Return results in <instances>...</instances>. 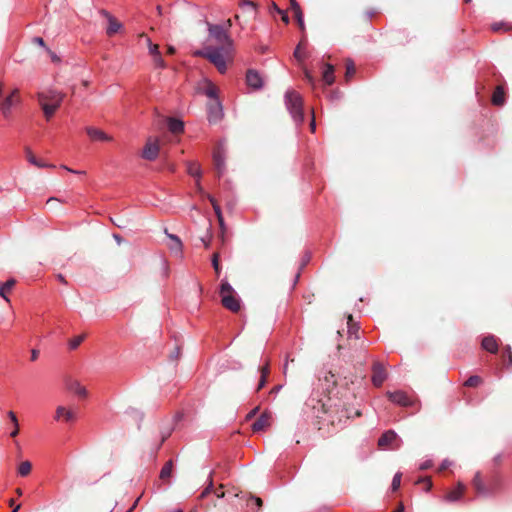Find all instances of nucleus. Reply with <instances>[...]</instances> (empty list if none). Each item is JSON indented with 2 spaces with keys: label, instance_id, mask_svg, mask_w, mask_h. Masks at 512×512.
<instances>
[{
  "label": "nucleus",
  "instance_id": "obj_1",
  "mask_svg": "<svg viewBox=\"0 0 512 512\" xmlns=\"http://www.w3.org/2000/svg\"><path fill=\"white\" fill-rule=\"evenodd\" d=\"M209 37L213 39L220 49L224 52H232L233 40L228 34V30L232 26L231 20H227L224 25L207 23Z\"/></svg>",
  "mask_w": 512,
  "mask_h": 512
},
{
  "label": "nucleus",
  "instance_id": "obj_2",
  "mask_svg": "<svg viewBox=\"0 0 512 512\" xmlns=\"http://www.w3.org/2000/svg\"><path fill=\"white\" fill-rule=\"evenodd\" d=\"M285 106L289 111L296 125L304 121L303 99L301 95L294 90H287L284 95Z\"/></svg>",
  "mask_w": 512,
  "mask_h": 512
},
{
  "label": "nucleus",
  "instance_id": "obj_3",
  "mask_svg": "<svg viewBox=\"0 0 512 512\" xmlns=\"http://www.w3.org/2000/svg\"><path fill=\"white\" fill-rule=\"evenodd\" d=\"M231 52H224V50L215 46H206L201 50H197L195 55L208 59L221 73L224 74L227 70L225 56Z\"/></svg>",
  "mask_w": 512,
  "mask_h": 512
},
{
  "label": "nucleus",
  "instance_id": "obj_4",
  "mask_svg": "<svg viewBox=\"0 0 512 512\" xmlns=\"http://www.w3.org/2000/svg\"><path fill=\"white\" fill-rule=\"evenodd\" d=\"M402 440L394 430L385 431L378 439V446L381 448L399 449Z\"/></svg>",
  "mask_w": 512,
  "mask_h": 512
},
{
  "label": "nucleus",
  "instance_id": "obj_5",
  "mask_svg": "<svg viewBox=\"0 0 512 512\" xmlns=\"http://www.w3.org/2000/svg\"><path fill=\"white\" fill-rule=\"evenodd\" d=\"M208 120L210 123H217L223 118V106L220 99L212 101L207 106Z\"/></svg>",
  "mask_w": 512,
  "mask_h": 512
},
{
  "label": "nucleus",
  "instance_id": "obj_6",
  "mask_svg": "<svg viewBox=\"0 0 512 512\" xmlns=\"http://www.w3.org/2000/svg\"><path fill=\"white\" fill-rule=\"evenodd\" d=\"M39 103L50 102V104L61 105L63 94L56 90H48L38 93Z\"/></svg>",
  "mask_w": 512,
  "mask_h": 512
},
{
  "label": "nucleus",
  "instance_id": "obj_7",
  "mask_svg": "<svg viewBox=\"0 0 512 512\" xmlns=\"http://www.w3.org/2000/svg\"><path fill=\"white\" fill-rule=\"evenodd\" d=\"M372 383L376 387H380L387 378V372L380 362H374L372 366Z\"/></svg>",
  "mask_w": 512,
  "mask_h": 512
},
{
  "label": "nucleus",
  "instance_id": "obj_8",
  "mask_svg": "<svg viewBox=\"0 0 512 512\" xmlns=\"http://www.w3.org/2000/svg\"><path fill=\"white\" fill-rule=\"evenodd\" d=\"M387 396L391 402L403 407H410L413 401L403 391L387 392Z\"/></svg>",
  "mask_w": 512,
  "mask_h": 512
},
{
  "label": "nucleus",
  "instance_id": "obj_9",
  "mask_svg": "<svg viewBox=\"0 0 512 512\" xmlns=\"http://www.w3.org/2000/svg\"><path fill=\"white\" fill-rule=\"evenodd\" d=\"M159 150L158 141L148 140L143 148L142 157L148 161H154L159 155Z\"/></svg>",
  "mask_w": 512,
  "mask_h": 512
},
{
  "label": "nucleus",
  "instance_id": "obj_10",
  "mask_svg": "<svg viewBox=\"0 0 512 512\" xmlns=\"http://www.w3.org/2000/svg\"><path fill=\"white\" fill-rule=\"evenodd\" d=\"M246 84L254 90H259L263 87V79L258 71L249 69L246 73Z\"/></svg>",
  "mask_w": 512,
  "mask_h": 512
},
{
  "label": "nucleus",
  "instance_id": "obj_11",
  "mask_svg": "<svg viewBox=\"0 0 512 512\" xmlns=\"http://www.w3.org/2000/svg\"><path fill=\"white\" fill-rule=\"evenodd\" d=\"M212 471L209 472V475H208V479H207V485L206 487L203 489V491L200 493L199 495V499H204L206 498L208 495L210 494H214L217 498H223L224 497V492L221 491L220 489H215L214 488V483H213V479H212Z\"/></svg>",
  "mask_w": 512,
  "mask_h": 512
},
{
  "label": "nucleus",
  "instance_id": "obj_12",
  "mask_svg": "<svg viewBox=\"0 0 512 512\" xmlns=\"http://www.w3.org/2000/svg\"><path fill=\"white\" fill-rule=\"evenodd\" d=\"M213 162H214V167H215L218 177H221L225 173V170H226L225 155H224L223 151H221L220 149L214 151Z\"/></svg>",
  "mask_w": 512,
  "mask_h": 512
},
{
  "label": "nucleus",
  "instance_id": "obj_13",
  "mask_svg": "<svg viewBox=\"0 0 512 512\" xmlns=\"http://www.w3.org/2000/svg\"><path fill=\"white\" fill-rule=\"evenodd\" d=\"M481 347L492 354H496L499 349L498 338L492 334L483 337Z\"/></svg>",
  "mask_w": 512,
  "mask_h": 512
},
{
  "label": "nucleus",
  "instance_id": "obj_14",
  "mask_svg": "<svg viewBox=\"0 0 512 512\" xmlns=\"http://www.w3.org/2000/svg\"><path fill=\"white\" fill-rule=\"evenodd\" d=\"M101 14L104 15L108 20V26L106 28L107 35L112 36L117 33L122 27V24L106 10H101Z\"/></svg>",
  "mask_w": 512,
  "mask_h": 512
},
{
  "label": "nucleus",
  "instance_id": "obj_15",
  "mask_svg": "<svg viewBox=\"0 0 512 512\" xmlns=\"http://www.w3.org/2000/svg\"><path fill=\"white\" fill-rule=\"evenodd\" d=\"M221 301L223 306L232 312H238L240 310V299L236 297L234 293L224 295Z\"/></svg>",
  "mask_w": 512,
  "mask_h": 512
},
{
  "label": "nucleus",
  "instance_id": "obj_16",
  "mask_svg": "<svg viewBox=\"0 0 512 512\" xmlns=\"http://www.w3.org/2000/svg\"><path fill=\"white\" fill-rule=\"evenodd\" d=\"M86 133L93 141H109L111 139L105 132L95 127H87Z\"/></svg>",
  "mask_w": 512,
  "mask_h": 512
},
{
  "label": "nucleus",
  "instance_id": "obj_17",
  "mask_svg": "<svg viewBox=\"0 0 512 512\" xmlns=\"http://www.w3.org/2000/svg\"><path fill=\"white\" fill-rule=\"evenodd\" d=\"M498 484H493L491 487H487L483 482L478 483L474 488L476 489L477 493L480 496L483 497H491L495 494L497 490Z\"/></svg>",
  "mask_w": 512,
  "mask_h": 512
},
{
  "label": "nucleus",
  "instance_id": "obj_18",
  "mask_svg": "<svg viewBox=\"0 0 512 512\" xmlns=\"http://www.w3.org/2000/svg\"><path fill=\"white\" fill-rule=\"evenodd\" d=\"M498 484H493L491 487H487L483 482L478 483L474 488L476 489L477 493L480 496L483 497H491L495 494L497 490Z\"/></svg>",
  "mask_w": 512,
  "mask_h": 512
},
{
  "label": "nucleus",
  "instance_id": "obj_19",
  "mask_svg": "<svg viewBox=\"0 0 512 512\" xmlns=\"http://www.w3.org/2000/svg\"><path fill=\"white\" fill-rule=\"evenodd\" d=\"M465 490V485L462 482H458L457 488L446 494L445 500L448 502H456L461 499L462 494Z\"/></svg>",
  "mask_w": 512,
  "mask_h": 512
},
{
  "label": "nucleus",
  "instance_id": "obj_20",
  "mask_svg": "<svg viewBox=\"0 0 512 512\" xmlns=\"http://www.w3.org/2000/svg\"><path fill=\"white\" fill-rule=\"evenodd\" d=\"M165 234L171 240L170 250L174 252L176 255L182 254V242L180 238L175 234L168 233L167 229H165Z\"/></svg>",
  "mask_w": 512,
  "mask_h": 512
},
{
  "label": "nucleus",
  "instance_id": "obj_21",
  "mask_svg": "<svg viewBox=\"0 0 512 512\" xmlns=\"http://www.w3.org/2000/svg\"><path fill=\"white\" fill-rule=\"evenodd\" d=\"M334 71H335V69L332 64L327 63L324 65V69L322 72V78H323L324 83L328 86L332 85L335 81Z\"/></svg>",
  "mask_w": 512,
  "mask_h": 512
},
{
  "label": "nucleus",
  "instance_id": "obj_22",
  "mask_svg": "<svg viewBox=\"0 0 512 512\" xmlns=\"http://www.w3.org/2000/svg\"><path fill=\"white\" fill-rule=\"evenodd\" d=\"M167 125L169 131L174 134H179L184 130V122L174 117L168 118Z\"/></svg>",
  "mask_w": 512,
  "mask_h": 512
},
{
  "label": "nucleus",
  "instance_id": "obj_23",
  "mask_svg": "<svg viewBox=\"0 0 512 512\" xmlns=\"http://www.w3.org/2000/svg\"><path fill=\"white\" fill-rule=\"evenodd\" d=\"M307 405L312 406L313 409H316L314 414L317 418H320L322 413L325 414L328 412L326 410L325 404L321 400L316 401L314 398H310L307 402Z\"/></svg>",
  "mask_w": 512,
  "mask_h": 512
},
{
  "label": "nucleus",
  "instance_id": "obj_24",
  "mask_svg": "<svg viewBox=\"0 0 512 512\" xmlns=\"http://www.w3.org/2000/svg\"><path fill=\"white\" fill-rule=\"evenodd\" d=\"M269 425V415L267 413H263L260 415L258 419L252 424V430L254 432L262 431Z\"/></svg>",
  "mask_w": 512,
  "mask_h": 512
},
{
  "label": "nucleus",
  "instance_id": "obj_25",
  "mask_svg": "<svg viewBox=\"0 0 512 512\" xmlns=\"http://www.w3.org/2000/svg\"><path fill=\"white\" fill-rule=\"evenodd\" d=\"M62 417L67 422L73 421L75 419V413L73 411H71V410H67L63 406H58L57 409H56L55 419L56 420H60V418H62Z\"/></svg>",
  "mask_w": 512,
  "mask_h": 512
},
{
  "label": "nucleus",
  "instance_id": "obj_26",
  "mask_svg": "<svg viewBox=\"0 0 512 512\" xmlns=\"http://www.w3.org/2000/svg\"><path fill=\"white\" fill-rule=\"evenodd\" d=\"M491 101H492L493 105H496V106H501L505 103V91H504L503 87H501V86L496 87V89L492 95Z\"/></svg>",
  "mask_w": 512,
  "mask_h": 512
},
{
  "label": "nucleus",
  "instance_id": "obj_27",
  "mask_svg": "<svg viewBox=\"0 0 512 512\" xmlns=\"http://www.w3.org/2000/svg\"><path fill=\"white\" fill-rule=\"evenodd\" d=\"M259 372H260V379H259V383L257 385L256 391L261 390L266 384L267 377L269 374V365L267 362L263 366L259 367Z\"/></svg>",
  "mask_w": 512,
  "mask_h": 512
},
{
  "label": "nucleus",
  "instance_id": "obj_28",
  "mask_svg": "<svg viewBox=\"0 0 512 512\" xmlns=\"http://www.w3.org/2000/svg\"><path fill=\"white\" fill-rule=\"evenodd\" d=\"M39 104L47 119H50L54 115L55 111L60 107L59 105L50 104V102H43Z\"/></svg>",
  "mask_w": 512,
  "mask_h": 512
},
{
  "label": "nucleus",
  "instance_id": "obj_29",
  "mask_svg": "<svg viewBox=\"0 0 512 512\" xmlns=\"http://www.w3.org/2000/svg\"><path fill=\"white\" fill-rule=\"evenodd\" d=\"M25 152H26V157H27V160L30 164L34 165V166H37L39 168H43V167H48L47 164L43 163L42 161L38 160L34 155L33 153L31 152V150L27 147L25 149Z\"/></svg>",
  "mask_w": 512,
  "mask_h": 512
},
{
  "label": "nucleus",
  "instance_id": "obj_30",
  "mask_svg": "<svg viewBox=\"0 0 512 512\" xmlns=\"http://www.w3.org/2000/svg\"><path fill=\"white\" fill-rule=\"evenodd\" d=\"M347 325H348V335H349V337L354 336L355 338H358V334L357 333L359 331V326H358L357 323L353 322L352 315H348Z\"/></svg>",
  "mask_w": 512,
  "mask_h": 512
},
{
  "label": "nucleus",
  "instance_id": "obj_31",
  "mask_svg": "<svg viewBox=\"0 0 512 512\" xmlns=\"http://www.w3.org/2000/svg\"><path fill=\"white\" fill-rule=\"evenodd\" d=\"M172 469H173V461L169 460L162 467V469L160 471V478L163 480L169 478L171 476Z\"/></svg>",
  "mask_w": 512,
  "mask_h": 512
},
{
  "label": "nucleus",
  "instance_id": "obj_32",
  "mask_svg": "<svg viewBox=\"0 0 512 512\" xmlns=\"http://www.w3.org/2000/svg\"><path fill=\"white\" fill-rule=\"evenodd\" d=\"M204 94L212 101L219 99L217 89L212 83H209L208 86L204 89Z\"/></svg>",
  "mask_w": 512,
  "mask_h": 512
},
{
  "label": "nucleus",
  "instance_id": "obj_33",
  "mask_svg": "<svg viewBox=\"0 0 512 512\" xmlns=\"http://www.w3.org/2000/svg\"><path fill=\"white\" fill-rule=\"evenodd\" d=\"M15 284L14 279H9L5 283L0 282V297L4 298L5 300H8L5 291L10 290Z\"/></svg>",
  "mask_w": 512,
  "mask_h": 512
},
{
  "label": "nucleus",
  "instance_id": "obj_34",
  "mask_svg": "<svg viewBox=\"0 0 512 512\" xmlns=\"http://www.w3.org/2000/svg\"><path fill=\"white\" fill-rule=\"evenodd\" d=\"M31 463L29 461H24L19 465L18 473L21 476H27L31 471Z\"/></svg>",
  "mask_w": 512,
  "mask_h": 512
},
{
  "label": "nucleus",
  "instance_id": "obj_35",
  "mask_svg": "<svg viewBox=\"0 0 512 512\" xmlns=\"http://www.w3.org/2000/svg\"><path fill=\"white\" fill-rule=\"evenodd\" d=\"M248 506L250 507L251 510H259L262 506V500L258 497H255V496H252L249 500H248Z\"/></svg>",
  "mask_w": 512,
  "mask_h": 512
},
{
  "label": "nucleus",
  "instance_id": "obj_36",
  "mask_svg": "<svg viewBox=\"0 0 512 512\" xmlns=\"http://www.w3.org/2000/svg\"><path fill=\"white\" fill-rule=\"evenodd\" d=\"M173 429L174 428L171 427V428H168V429L161 430V432H160L161 440H160L156 450H159L160 447L162 446V444L170 437V435L172 434Z\"/></svg>",
  "mask_w": 512,
  "mask_h": 512
},
{
  "label": "nucleus",
  "instance_id": "obj_37",
  "mask_svg": "<svg viewBox=\"0 0 512 512\" xmlns=\"http://www.w3.org/2000/svg\"><path fill=\"white\" fill-rule=\"evenodd\" d=\"M233 293H235L233 287L227 281H223L221 283V288H220L221 297H223L224 295L233 294Z\"/></svg>",
  "mask_w": 512,
  "mask_h": 512
},
{
  "label": "nucleus",
  "instance_id": "obj_38",
  "mask_svg": "<svg viewBox=\"0 0 512 512\" xmlns=\"http://www.w3.org/2000/svg\"><path fill=\"white\" fill-rule=\"evenodd\" d=\"M481 383V378L477 375L470 376L464 383L467 387H475Z\"/></svg>",
  "mask_w": 512,
  "mask_h": 512
},
{
  "label": "nucleus",
  "instance_id": "obj_39",
  "mask_svg": "<svg viewBox=\"0 0 512 512\" xmlns=\"http://www.w3.org/2000/svg\"><path fill=\"white\" fill-rule=\"evenodd\" d=\"M208 198H209V201H210V203H211V205L213 207V210H214V212L216 214V217L217 218H221L223 215H222V211H221V208H220L219 204L216 202L214 197L208 196Z\"/></svg>",
  "mask_w": 512,
  "mask_h": 512
},
{
  "label": "nucleus",
  "instance_id": "obj_40",
  "mask_svg": "<svg viewBox=\"0 0 512 512\" xmlns=\"http://www.w3.org/2000/svg\"><path fill=\"white\" fill-rule=\"evenodd\" d=\"M84 338H85L84 335H79V336L74 337L73 339H71L69 341V348L72 350L76 349L82 343Z\"/></svg>",
  "mask_w": 512,
  "mask_h": 512
},
{
  "label": "nucleus",
  "instance_id": "obj_41",
  "mask_svg": "<svg viewBox=\"0 0 512 512\" xmlns=\"http://www.w3.org/2000/svg\"><path fill=\"white\" fill-rule=\"evenodd\" d=\"M240 6L242 8H248L251 10L252 13H256V10H257V5L256 3H254L253 1H250V0H242L240 2Z\"/></svg>",
  "mask_w": 512,
  "mask_h": 512
},
{
  "label": "nucleus",
  "instance_id": "obj_42",
  "mask_svg": "<svg viewBox=\"0 0 512 512\" xmlns=\"http://www.w3.org/2000/svg\"><path fill=\"white\" fill-rule=\"evenodd\" d=\"M355 73V65L351 59L346 62V77L349 78Z\"/></svg>",
  "mask_w": 512,
  "mask_h": 512
},
{
  "label": "nucleus",
  "instance_id": "obj_43",
  "mask_svg": "<svg viewBox=\"0 0 512 512\" xmlns=\"http://www.w3.org/2000/svg\"><path fill=\"white\" fill-rule=\"evenodd\" d=\"M401 483V474L396 473L392 479L391 488L393 491L397 490L400 487Z\"/></svg>",
  "mask_w": 512,
  "mask_h": 512
},
{
  "label": "nucleus",
  "instance_id": "obj_44",
  "mask_svg": "<svg viewBox=\"0 0 512 512\" xmlns=\"http://www.w3.org/2000/svg\"><path fill=\"white\" fill-rule=\"evenodd\" d=\"M310 260H311V253L305 252L304 255L302 256L299 270H302L309 263Z\"/></svg>",
  "mask_w": 512,
  "mask_h": 512
},
{
  "label": "nucleus",
  "instance_id": "obj_45",
  "mask_svg": "<svg viewBox=\"0 0 512 512\" xmlns=\"http://www.w3.org/2000/svg\"><path fill=\"white\" fill-rule=\"evenodd\" d=\"M74 391L77 395L81 397H85L87 395V390L85 387L81 386L79 383H75Z\"/></svg>",
  "mask_w": 512,
  "mask_h": 512
},
{
  "label": "nucleus",
  "instance_id": "obj_46",
  "mask_svg": "<svg viewBox=\"0 0 512 512\" xmlns=\"http://www.w3.org/2000/svg\"><path fill=\"white\" fill-rule=\"evenodd\" d=\"M212 266L214 270L219 273L220 272V263H219V253H214L212 256Z\"/></svg>",
  "mask_w": 512,
  "mask_h": 512
},
{
  "label": "nucleus",
  "instance_id": "obj_47",
  "mask_svg": "<svg viewBox=\"0 0 512 512\" xmlns=\"http://www.w3.org/2000/svg\"><path fill=\"white\" fill-rule=\"evenodd\" d=\"M154 62H155V65L159 68H164L165 67V62L161 56V54H155V57H154Z\"/></svg>",
  "mask_w": 512,
  "mask_h": 512
},
{
  "label": "nucleus",
  "instance_id": "obj_48",
  "mask_svg": "<svg viewBox=\"0 0 512 512\" xmlns=\"http://www.w3.org/2000/svg\"><path fill=\"white\" fill-rule=\"evenodd\" d=\"M148 48H149V52L150 54L153 56V58L155 57V54H159V48L156 44H153L150 40H148Z\"/></svg>",
  "mask_w": 512,
  "mask_h": 512
},
{
  "label": "nucleus",
  "instance_id": "obj_49",
  "mask_svg": "<svg viewBox=\"0 0 512 512\" xmlns=\"http://www.w3.org/2000/svg\"><path fill=\"white\" fill-rule=\"evenodd\" d=\"M422 482L427 484V488H426L427 491L431 490V488H432V481H431V479L429 477H421V478H419L418 483H422Z\"/></svg>",
  "mask_w": 512,
  "mask_h": 512
},
{
  "label": "nucleus",
  "instance_id": "obj_50",
  "mask_svg": "<svg viewBox=\"0 0 512 512\" xmlns=\"http://www.w3.org/2000/svg\"><path fill=\"white\" fill-rule=\"evenodd\" d=\"M433 465V462L432 460H425L424 462H422L420 465H419V469L420 470H427L429 468H431Z\"/></svg>",
  "mask_w": 512,
  "mask_h": 512
},
{
  "label": "nucleus",
  "instance_id": "obj_51",
  "mask_svg": "<svg viewBox=\"0 0 512 512\" xmlns=\"http://www.w3.org/2000/svg\"><path fill=\"white\" fill-rule=\"evenodd\" d=\"M211 237H212V235H211V233L208 231V238H207V239H206L205 237H202V238H201V242L203 243V245H204V247H205L206 249H209V247H210Z\"/></svg>",
  "mask_w": 512,
  "mask_h": 512
},
{
  "label": "nucleus",
  "instance_id": "obj_52",
  "mask_svg": "<svg viewBox=\"0 0 512 512\" xmlns=\"http://www.w3.org/2000/svg\"><path fill=\"white\" fill-rule=\"evenodd\" d=\"M32 41H33V43H35V44H37L39 46H42L46 50H48V48L45 45V42H44L43 38H41V37H34Z\"/></svg>",
  "mask_w": 512,
  "mask_h": 512
},
{
  "label": "nucleus",
  "instance_id": "obj_53",
  "mask_svg": "<svg viewBox=\"0 0 512 512\" xmlns=\"http://www.w3.org/2000/svg\"><path fill=\"white\" fill-rule=\"evenodd\" d=\"M305 79L309 84L314 85L315 79L309 71H305Z\"/></svg>",
  "mask_w": 512,
  "mask_h": 512
},
{
  "label": "nucleus",
  "instance_id": "obj_54",
  "mask_svg": "<svg viewBox=\"0 0 512 512\" xmlns=\"http://www.w3.org/2000/svg\"><path fill=\"white\" fill-rule=\"evenodd\" d=\"M451 465H452V462L449 461L448 459H445L442 461L439 470L443 471V470L447 469L448 467H450Z\"/></svg>",
  "mask_w": 512,
  "mask_h": 512
},
{
  "label": "nucleus",
  "instance_id": "obj_55",
  "mask_svg": "<svg viewBox=\"0 0 512 512\" xmlns=\"http://www.w3.org/2000/svg\"><path fill=\"white\" fill-rule=\"evenodd\" d=\"M294 56L295 58H297L298 60H302L304 58L303 54L301 53V48H300V44L296 47V49L294 50Z\"/></svg>",
  "mask_w": 512,
  "mask_h": 512
},
{
  "label": "nucleus",
  "instance_id": "obj_56",
  "mask_svg": "<svg viewBox=\"0 0 512 512\" xmlns=\"http://www.w3.org/2000/svg\"><path fill=\"white\" fill-rule=\"evenodd\" d=\"M270 12H276V13H282V9L278 7V5L275 2H272L270 5Z\"/></svg>",
  "mask_w": 512,
  "mask_h": 512
},
{
  "label": "nucleus",
  "instance_id": "obj_57",
  "mask_svg": "<svg viewBox=\"0 0 512 512\" xmlns=\"http://www.w3.org/2000/svg\"><path fill=\"white\" fill-rule=\"evenodd\" d=\"M183 418H184L183 412H177L173 418L175 425H177L178 422H180Z\"/></svg>",
  "mask_w": 512,
  "mask_h": 512
},
{
  "label": "nucleus",
  "instance_id": "obj_58",
  "mask_svg": "<svg viewBox=\"0 0 512 512\" xmlns=\"http://www.w3.org/2000/svg\"><path fill=\"white\" fill-rule=\"evenodd\" d=\"M290 7L293 10V12L301 9L299 3L296 0H290Z\"/></svg>",
  "mask_w": 512,
  "mask_h": 512
},
{
  "label": "nucleus",
  "instance_id": "obj_59",
  "mask_svg": "<svg viewBox=\"0 0 512 512\" xmlns=\"http://www.w3.org/2000/svg\"><path fill=\"white\" fill-rule=\"evenodd\" d=\"M482 478L479 472H477L473 478V486L475 487L478 483H482Z\"/></svg>",
  "mask_w": 512,
  "mask_h": 512
},
{
  "label": "nucleus",
  "instance_id": "obj_60",
  "mask_svg": "<svg viewBox=\"0 0 512 512\" xmlns=\"http://www.w3.org/2000/svg\"><path fill=\"white\" fill-rule=\"evenodd\" d=\"M8 417L11 419V421L14 423L15 426L18 425L17 417L13 411L8 412Z\"/></svg>",
  "mask_w": 512,
  "mask_h": 512
},
{
  "label": "nucleus",
  "instance_id": "obj_61",
  "mask_svg": "<svg viewBox=\"0 0 512 512\" xmlns=\"http://www.w3.org/2000/svg\"><path fill=\"white\" fill-rule=\"evenodd\" d=\"M179 355H180V348H179V347H177V348L175 349V351L171 353L170 358H171L172 360H176V359H178Z\"/></svg>",
  "mask_w": 512,
  "mask_h": 512
},
{
  "label": "nucleus",
  "instance_id": "obj_62",
  "mask_svg": "<svg viewBox=\"0 0 512 512\" xmlns=\"http://www.w3.org/2000/svg\"><path fill=\"white\" fill-rule=\"evenodd\" d=\"M507 24L506 23H503V22H499V23H494L493 26H492V29L494 31H498L500 30L502 27L506 26Z\"/></svg>",
  "mask_w": 512,
  "mask_h": 512
},
{
  "label": "nucleus",
  "instance_id": "obj_63",
  "mask_svg": "<svg viewBox=\"0 0 512 512\" xmlns=\"http://www.w3.org/2000/svg\"><path fill=\"white\" fill-rule=\"evenodd\" d=\"M279 15H281L282 21L284 23H289V16L284 10H282V13H279Z\"/></svg>",
  "mask_w": 512,
  "mask_h": 512
},
{
  "label": "nucleus",
  "instance_id": "obj_64",
  "mask_svg": "<svg viewBox=\"0 0 512 512\" xmlns=\"http://www.w3.org/2000/svg\"><path fill=\"white\" fill-rule=\"evenodd\" d=\"M505 365L507 368H512V353L507 356V363Z\"/></svg>",
  "mask_w": 512,
  "mask_h": 512
}]
</instances>
